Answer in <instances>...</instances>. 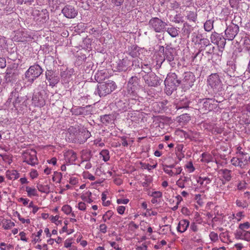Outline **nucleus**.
Here are the masks:
<instances>
[{
	"label": "nucleus",
	"mask_w": 250,
	"mask_h": 250,
	"mask_svg": "<svg viewBox=\"0 0 250 250\" xmlns=\"http://www.w3.org/2000/svg\"><path fill=\"white\" fill-rule=\"evenodd\" d=\"M166 86L165 91L167 95H170L173 91L176 90L177 87L182 84L181 78H178L176 73H169L165 80Z\"/></svg>",
	"instance_id": "f257e3e1"
},
{
	"label": "nucleus",
	"mask_w": 250,
	"mask_h": 250,
	"mask_svg": "<svg viewBox=\"0 0 250 250\" xmlns=\"http://www.w3.org/2000/svg\"><path fill=\"white\" fill-rule=\"evenodd\" d=\"M116 87L117 85L114 81L107 80L97 85L94 93L95 95L98 94L101 97H104L111 93Z\"/></svg>",
	"instance_id": "f03ea898"
},
{
	"label": "nucleus",
	"mask_w": 250,
	"mask_h": 250,
	"mask_svg": "<svg viewBox=\"0 0 250 250\" xmlns=\"http://www.w3.org/2000/svg\"><path fill=\"white\" fill-rule=\"evenodd\" d=\"M167 23L158 17H153L148 21L149 28L157 33L166 31Z\"/></svg>",
	"instance_id": "7ed1b4c3"
},
{
	"label": "nucleus",
	"mask_w": 250,
	"mask_h": 250,
	"mask_svg": "<svg viewBox=\"0 0 250 250\" xmlns=\"http://www.w3.org/2000/svg\"><path fill=\"white\" fill-rule=\"evenodd\" d=\"M43 70L39 64L31 66L25 73V78L27 82L32 83L34 80L39 77Z\"/></svg>",
	"instance_id": "20e7f679"
},
{
	"label": "nucleus",
	"mask_w": 250,
	"mask_h": 250,
	"mask_svg": "<svg viewBox=\"0 0 250 250\" xmlns=\"http://www.w3.org/2000/svg\"><path fill=\"white\" fill-rule=\"evenodd\" d=\"M214 102L213 99L210 98L200 100L198 103L199 110L203 113L212 110L214 108Z\"/></svg>",
	"instance_id": "39448f33"
},
{
	"label": "nucleus",
	"mask_w": 250,
	"mask_h": 250,
	"mask_svg": "<svg viewBox=\"0 0 250 250\" xmlns=\"http://www.w3.org/2000/svg\"><path fill=\"white\" fill-rule=\"evenodd\" d=\"M226 40L227 39L224 38L223 35L216 32L212 33L210 36L211 42L218 45L219 50L221 52H222V49L225 46Z\"/></svg>",
	"instance_id": "423d86ee"
},
{
	"label": "nucleus",
	"mask_w": 250,
	"mask_h": 250,
	"mask_svg": "<svg viewBox=\"0 0 250 250\" xmlns=\"http://www.w3.org/2000/svg\"><path fill=\"white\" fill-rule=\"evenodd\" d=\"M145 83L149 86H157L160 84L161 79L154 72L143 76Z\"/></svg>",
	"instance_id": "0eeeda50"
},
{
	"label": "nucleus",
	"mask_w": 250,
	"mask_h": 250,
	"mask_svg": "<svg viewBox=\"0 0 250 250\" xmlns=\"http://www.w3.org/2000/svg\"><path fill=\"white\" fill-rule=\"evenodd\" d=\"M239 31V27L236 24L231 23L228 26L225 32L226 39L229 41H232L237 35Z\"/></svg>",
	"instance_id": "6e6552de"
},
{
	"label": "nucleus",
	"mask_w": 250,
	"mask_h": 250,
	"mask_svg": "<svg viewBox=\"0 0 250 250\" xmlns=\"http://www.w3.org/2000/svg\"><path fill=\"white\" fill-rule=\"evenodd\" d=\"M161 47L163 48V51L164 52V59L163 62L166 60L169 63L172 62L174 60L176 55L175 49L169 46H167L165 48V51H164V47L162 46Z\"/></svg>",
	"instance_id": "1a4fd4ad"
},
{
	"label": "nucleus",
	"mask_w": 250,
	"mask_h": 250,
	"mask_svg": "<svg viewBox=\"0 0 250 250\" xmlns=\"http://www.w3.org/2000/svg\"><path fill=\"white\" fill-rule=\"evenodd\" d=\"M182 80V84L187 87H191L195 81L193 73L190 71L185 72Z\"/></svg>",
	"instance_id": "9d476101"
},
{
	"label": "nucleus",
	"mask_w": 250,
	"mask_h": 250,
	"mask_svg": "<svg viewBox=\"0 0 250 250\" xmlns=\"http://www.w3.org/2000/svg\"><path fill=\"white\" fill-rule=\"evenodd\" d=\"M62 13L67 18H74L78 14V11L74 6L70 5H65L62 10Z\"/></svg>",
	"instance_id": "9b49d317"
},
{
	"label": "nucleus",
	"mask_w": 250,
	"mask_h": 250,
	"mask_svg": "<svg viewBox=\"0 0 250 250\" xmlns=\"http://www.w3.org/2000/svg\"><path fill=\"white\" fill-rule=\"evenodd\" d=\"M18 75L17 70L16 69L8 67L4 76L5 81L7 83H13L16 81Z\"/></svg>",
	"instance_id": "f8f14e48"
},
{
	"label": "nucleus",
	"mask_w": 250,
	"mask_h": 250,
	"mask_svg": "<svg viewBox=\"0 0 250 250\" xmlns=\"http://www.w3.org/2000/svg\"><path fill=\"white\" fill-rule=\"evenodd\" d=\"M140 78L136 76H132L128 80L127 83L128 88L132 90L133 93L136 90L139 89L140 85L139 84Z\"/></svg>",
	"instance_id": "ddd939ff"
},
{
	"label": "nucleus",
	"mask_w": 250,
	"mask_h": 250,
	"mask_svg": "<svg viewBox=\"0 0 250 250\" xmlns=\"http://www.w3.org/2000/svg\"><path fill=\"white\" fill-rule=\"evenodd\" d=\"M221 82L219 76L217 73L211 74L208 79V84L213 89L216 88Z\"/></svg>",
	"instance_id": "4468645a"
},
{
	"label": "nucleus",
	"mask_w": 250,
	"mask_h": 250,
	"mask_svg": "<svg viewBox=\"0 0 250 250\" xmlns=\"http://www.w3.org/2000/svg\"><path fill=\"white\" fill-rule=\"evenodd\" d=\"M34 14L39 17L37 20H40L42 22H45L49 19V13L46 9H42L41 11L35 10Z\"/></svg>",
	"instance_id": "2eb2a0df"
},
{
	"label": "nucleus",
	"mask_w": 250,
	"mask_h": 250,
	"mask_svg": "<svg viewBox=\"0 0 250 250\" xmlns=\"http://www.w3.org/2000/svg\"><path fill=\"white\" fill-rule=\"evenodd\" d=\"M11 96L14 97V100L12 104L15 108L19 106V104L24 101L25 99L21 96L19 92L16 90L12 91L11 93Z\"/></svg>",
	"instance_id": "dca6fc26"
},
{
	"label": "nucleus",
	"mask_w": 250,
	"mask_h": 250,
	"mask_svg": "<svg viewBox=\"0 0 250 250\" xmlns=\"http://www.w3.org/2000/svg\"><path fill=\"white\" fill-rule=\"evenodd\" d=\"M131 60L125 58L120 61L117 64V68L119 71H126L130 67Z\"/></svg>",
	"instance_id": "f3484780"
},
{
	"label": "nucleus",
	"mask_w": 250,
	"mask_h": 250,
	"mask_svg": "<svg viewBox=\"0 0 250 250\" xmlns=\"http://www.w3.org/2000/svg\"><path fill=\"white\" fill-rule=\"evenodd\" d=\"M238 157L240 163V167L244 168L245 166L248 164L250 157L247 153L239 152Z\"/></svg>",
	"instance_id": "a211bd4d"
},
{
	"label": "nucleus",
	"mask_w": 250,
	"mask_h": 250,
	"mask_svg": "<svg viewBox=\"0 0 250 250\" xmlns=\"http://www.w3.org/2000/svg\"><path fill=\"white\" fill-rule=\"evenodd\" d=\"M90 136V133L85 129H83L82 131H80L77 135V138L80 144L84 143L88 138Z\"/></svg>",
	"instance_id": "6ab92c4d"
},
{
	"label": "nucleus",
	"mask_w": 250,
	"mask_h": 250,
	"mask_svg": "<svg viewBox=\"0 0 250 250\" xmlns=\"http://www.w3.org/2000/svg\"><path fill=\"white\" fill-rule=\"evenodd\" d=\"M126 53L132 58H137L140 55L139 48L136 45H132L128 48Z\"/></svg>",
	"instance_id": "aec40b11"
},
{
	"label": "nucleus",
	"mask_w": 250,
	"mask_h": 250,
	"mask_svg": "<svg viewBox=\"0 0 250 250\" xmlns=\"http://www.w3.org/2000/svg\"><path fill=\"white\" fill-rule=\"evenodd\" d=\"M193 30L194 28L191 25H189L187 22L184 23L182 29V34L183 36L189 38L190 33L193 31Z\"/></svg>",
	"instance_id": "412c9836"
},
{
	"label": "nucleus",
	"mask_w": 250,
	"mask_h": 250,
	"mask_svg": "<svg viewBox=\"0 0 250 250\" xmlns=\"http://www.w3.org/2000/svg\"><path fill=\"white\" fill-rule=\"evenodd\" d=\"M189 222L187 220H181L177 226V229L180 232H184L189 226Z\"/></svg>",
	"instance_id": "4be33fe9"
},
{
	"label": "nucleus",
	"mask_w": 250,
	"mask_h": 250,
	"mask_svg": "<svg viewBox=\"0 0 250 250\" xmlns=\"http://www.w3.org/2000/svg\"><path fill=\"white\" fill-rule=\"evenodd\" d=\"M137 97L136 96L135 98ZM141 102L139 100V98H129L128 100V105H130V108L133 110H139V106L140 105Z\"/></svg>",
	"instance_id": "5701e85b"
},
{
	"label": "nucleus",
	"mask_w": 250,
	"mask_h": 250,
	"mask_svg": "<svg viewBox=\"0 0 250 250\" xmlns=\"http://www.w3.org/2000/svg\"><path fill=\"white\" fill-rule=\"evenodd\" d=\"M32 104L36 106L42 107L45 104L44 101L42 97L34 95L32 97Z\"/></svg>",
	"instance_id": "b1692460"
},
{
	"label": "nucleus",
	"mask_w": 250,
	"mask_h": 250,
	"mask_svg": "<svg viewBox=\"0 0 250 250\" xmlns=\"http://www.w3.org/2000/svg\"><path fill=\"white\" fill-rule=\"evenodd\" d=\"M100 119L103 124L106 125L114 120V115L112 114H105L101 116Z\"/></svg>",
	"instance_id": "393cba45"
},
{
	"label": "nucleus",
	"mask_w": 250,
	"mask_h": 250,
	"mask_svg": "<svg viewBox=\"0 0 250 250\" xmlns=\"http://www.w3.org/2000/svg\"><path fill=\"white\" fill-rule=\"evenodd\" d=\"M166 31L172 38H175L179 34L178 30L175 27L171 26V27L167 28Z\"/></svg>",
	"instance_id": "a878e982"
},
{
	"label": "nucleus",
	"mask_w": 250,
	"mask_h": 250,
	"mask_svg": "<svg viewBox=\"0 0 250 250\" xmlns=\"http://www.w3.org/2000/svg\"><path fill=\"white\" fill-rule=\"evenodd\" d=\"M37 188L41 192L48 194L50 192V187L48 185H43L39 183L37 184Z\"/></svg>",
	"instance_id": "bb28decb"
},
{
	"label": "nucleus",
	"mask_w": 250,
	"mask_h": 250,
	"mask_svg": "<svg viewBox=\"0 0 250 250\" xmlns=\"http://www.w3.org/2000/svg\"><path fill=\"white\" fill-rule=\"evenodd\" d=\"M2 225L5 229H9L15 226V223L10 220H5L2 222Z\"/></svg>",
	"instance_id": "cd10ccee"
},
{
	"label": "nucleus",
	"mask_w": 250,
	"mask_h": 250,
	"mask_svg": "<svg viewBox=\"0 0 250 250\" xmlns=\"http://www.w3.org/2000/svg\"><path fill=\"white\" fill-rule=\"evenodd\" d=\"M213 22L214 20H207L206 22L204 23V29L206 31L209 32L210 31L213 27Z\"/></svg>",
	"instance_id": "c85d7f7f"
},
{
	"label": "nucleus",
	"mask_w": 250,
	"mask_h": 250,
	"mask_svg": "<svg viewBox=\"0 0 250 250\" xmlns=\"http://www.w3.org/2000/svg\"><path fill=\"white\" fill-rule=\"evenodd\" d=\"M199 43L201 45L200 47L201 48V50L204 49V47L206 48L211 44L209 40L207 38L200 39V42H199Z\"/></svg>",
	"instance_id": "c756f323"
},
{
	"label": "nucleus",
	"mask_w": 250,
	"mask_h": 250,
	"mask_svg": "<svg viewBox=\"0 0 250 250\" xmlns=\"http://www.w3.org/2000/svg\"><path fill=\"white\" fill-rule=\"evenodd\" d=\"M189 105V102L186 100L185 101H182L180 103L178 104L176 106V108L177 110L182 109V108H187L188 107Z\"/></svg>",
	"instance_id": "7c9ffc66"
},
{
	"label": "nucleus",
	"mask_w": 250,
	"mask_h": 250,
	"mask_svg": "<svg viewBox=\"0 0 250 250\" xmlns=\"http://www.w3.org/2000/svg\"><path fill=\"white\" fill-rule=\"evenodd\" d=\"M9 173L7 174L8 178L10 179H17L20 177V174L16 170L8 171Z\"/></svg>",
	"instance_id": "2f4dec72"
},
{
	"label": "nucleus",
	"mask_w": 250,
	"mask_h": 250,
	"mask_svg": "<svg viewBox=\"0 0 250 250\" xmlns=\"http://www.w3.org/2000/svg\"><path fill=\"white\" fill-rule=\"evenodd\" d=\"M187 17L189 21L195 22L197 20V14L196 12L189 11L188 13Z\"/></svg>",
	"instance_id": "473e14b6"
},
{
	"label": "nucleus",
	"mask_w": 250,
	"mask_h": 250,
	"mask_svg": "<svg viewBox=\"0 0 250 250\" xmlns=\"http://www.w3.org/2000/svg\"><path fill=\"white\" fill-rule=\"evenodd\" d=\"M50 82V85L51 86H55L60 81V77L58 75H54L51 78L49 79Z\"/></svg>",
	"instance_id": "72a5a7b5"
},
{
	"label": "nucleus",
	"mask_w": 250,
	"mask_h": 250,
	"mask_svg": "<svg viewBox=\"0 0 250 250\" xmlns=\"http://www.w3.org/2000/svg\"><path fill=\"white\" fill-rule=\"evenodd\" d=\"M142 63L140 62V60L137 58H134L131 61L130 66L134 67L135 68H140Z\"/></svg>",
	"instance_id": "f704fd0d"
},
{
	"label": "nucleus",
	"mask_w": 250,
	"mask_h": 250,
	"mask_svg": "<svg viewBox=\"0 0 250 250\" xmlns=\"http://www.w3.org/2000/svg\"><path fill=\"white\" fill-rule=\"evenodd\" d=\"M222 171L223 174V177L226 181H229L231 179L230 172L231 171L228 169H222Z\"/></svg>",
	"instance_id": "c9c22d12"
},
{
	"label": "nucleus",
	"mask_w": 250,
	"mask_h": 250,
	"mask_svg": "<svg viewBox=\"0 0 250 250\" xmlns=\"http://www.w3.org/2000/svg\"><path fill=\"white\" fill-rule=\"evenodd\" d=\"M66 156L69 157V161L74 162L77 159L76 153L73 150H69L66 153Z\"/></svg>",
	"instance_id": "e433bc0d"
},
{
	"label": "nucleus",
	"mask_w": 250,
	"mask_h": 250,
	"mask_svg": "<svg viewBox=\"0 0 250 250\" xmlns=\"http://www.w3.org/2000/svg\"><path fill=\"white\" fill-rule=\"evenodd\" d=\"M100 154L103 156V160L104 162H107L109 160L110 157L108 150L106 149H104L101 151Z\"/></svg>",
	"instance_id": "4c0bfd02"
},
{
	"label": "nucleus",
	"mask_w": 250,
	"mask_h": 250,
	"mask_svg": "<svg viewBox=\"0 0 250 250\" xmlns=\"http://www.w3.org/2000/svg\"><path fill=\"white\" fill-rule=\"evenodd\" d=\"M95 79L100 84L102 83L101 82L105 80V77L103 75V73L102 72H100L96 73L95 75Z\"/></svg>",
	"instance_id": "58836bf2"
},
{
	"label": "nucleus",
	"mask_w": 250,
	"mask_h": 250,
	"mask_svg": "<svg viewBox=\"0 0 250 250\" xmlns=\"http://www.w3.org/2000/svg\"><path fill=\"white\" fill-rule=\"evenodd\" d=\"M61 77L62 79V81H63L64 83H66L68 82V80H67V78L68 77L69 78L70 75H68V73L66 71H63L61 72Z\"/></svg>",
	"instance_id": "ea45409f"
},
{
	"label": "nucleus",
	"mask_w": 250,
	"mask_h": 250,
	"mask_svg": "<svg viewBox=\"0 0 250 250\" xmlns=\"http://www.w3.org/2000/svg\"><path fill=\"white\" fill-rule=\"evenodd\" d=\"M142 71L144 72L146 74H149V73H152L151 68L148 64L141 65V67Z\"/></svg>",
	"instance_id": "a19ab883"
},
{
	"label": "nucleus",
	"mask_w": 250,
	"mask_h": 250,
	"mask_svg": "<svg viewBox=\"0 0 250 250\" xmlns=\"http://www.w3.org/2000/svg\"><path fill=\"white\" fill-rule=\"evenodd\" d=\"M4 10L6 12H11V13L13 12V9L14 8V2H12L11 3L8 2V4L4 6Z\"/></svg>",
	"instance_id": "79ce46f5"
},
{
	"label": "nucleus",
	"mask_w": 250,
	"mask_h": 250,
	"mask_svg": "<svg viewBox=\"0 0 250 250\" xmlns=\"http://www.w3.org/2000/svg\"><path fill=\"white\" fill-rule=\"evenodd\" d=\"M113 214V212L111 210L107 211L103 217V219L104 222H106L107 219L109 220L112 217Z\"/></svg>",
	"instance_id": "37998d69"
},
{
	"label": "nucleus",
	"mask_w": 250,
	"mask_h": 250,
	"mask_svg": "<svg viewBox=\"0 0 250 250\" xmlns=\"http://www.w3.org/2000/svg\"><path fill=\"white\" fill-rule=\"evenodd\" d=\"M16 17V14L14 12L11 13L10 14H8L6 15L5 19L6 20V21L9 22L11 23L13 21V20H14V17Z\"/></svg>",
	"instance_id": "c03bdc74"
},
{
	"label": "nucleus",
	"mask_w": 250,
	"mask_h": 250,
	"mask_svg": "<svg viewBox=\"0 0 250 250\" xmlns=\"http://www.w3.org/2000/svg\"><path fill=\"white\" fill-rule=\"evenodd\" d=\"M231 164L234 166H238L240 167V163L239 157H233L231 160Z\"/></svg>",
	"instance_id": "a18cd8bd"
},
{
	"label": "nucleus",
	"mask_w": 250,
	"mask_h": 250,
	"mask_svg": "<svg viewBox=\"0 0 250 250\" xmlns=\"http://www.w3.org/2000/svg\"><path fill=\"white\" fill-rule=\"evenodd\" d=\"M62 210L66 214H68L71 212L72 208L69 205H64L62 207Z\"/></svg>",
	"instance_id": "49530a36"
},
{
	"label": "nucleus",
	"mask_w": 250,
	"mask_h": 250,
	"mask_svg": "<svg viewBox=\"0 0 250 250\" xmlns=\"http://www.w3.org/2000/svg\"><path fill=\"white\" fill-rule=\"evenodd\" d=\"M180 4L176 0L172 1L170 3V7L173 10L179 8Z\"/></svg>",
	"instance_id": "de8ad7c7"
},
{
	"label": "nucleus",
	"mask_w": 250,
	"mask_h": 250,
	"mask_svg": "<svg viewBox=\"0 0 250 250\" xmlns=\"http://www.w3.org/2000/svg\"><path fill=\"white\" fill-rule=\"evenodd\" d=\"M239 229L242 230H245L244 229H248L250 228V224L248 222H245L243 224H240L239 227Z\"/></svg>",
	"instance_id": "09e8293b"
},
{
	"label": "nucleus",
	"mask_w": 250,
	"mask_h": 250,
	"mask_svg": "<svg viewBox=\"0 0 250 250\" xmlns=\"http://www.w3.org/2000/svg\"><path fill=\"white\" fill-rule=\"evenodd\" d=\"M37 161V158L30 157L28 159L26 160V162L28 164L34 166L36 164Z\"/></svg>",
	"instance_id": "8fccbe9b"
},
{
	"label": "nucleus",
	"mask_w": 250,
	"mask_h": 250,
	"mask_svg": "<svg viewBox=\"0 0 250 250\" xmlns=\"http://www.w3.org/2000/svg\"><path fill=\"white\" fill-rule=\"evenodd\" d=\"M244 45L247 50H250V38L248 37L245 39Z\"/></svg>",
	"instance_id": "3c124183"
},
{
	"label": "nucleus",
	"mask_w": 250,
	"mask_h": 250,
	"mask_svg": "<svg viewBox=\"0 0 250 250\" xmlns=\"http://www.w3.org/2000/svg\"><path fill=\"white\" fill-rule=\"evenodd\" d=\"M244 230L237 231L235 234V238L237 239H243Z\"/></svg>",
	"instance_id": "603ef678"
},
{
	"label": "nucleus",
	"mask_w": 250,
	"mask_h": 250,
	"mask_svg": "<svg viewBox=\"0 0 250 250\" xmlns=\"http://www.w3.org/2000/svg\"><path fill=\"white\" fill-rule=\"evenodd\" d=\"M243 239L250 241V231L244 230Z\"/></svg>",
	"instance_id": "864d4df0"
},
{
	"label": "nucleus",
	"mask_w": 250,
	"mask_h": 250,
	"mask_svg": "<svg viewBox=\"0 0 250 250\" xmlns=\"http://www.w3.org/2000/svg\"><path fill=\"white\" fill-rule=\"evenodd\" d=\"M207 48V51L206 52V53L209 54H214V50L215 49V47L212 46L211 44H210L209 46H208Z\"/></svg>",
	"instance_id": "5fc2aeb1"
},
{
	"label": "nucleus",
	"mask_w": 250,
	"mask_h": 250,
	"mask_svg": "<svg viewBox=\"0 0 250 250\" xmlns=\"http://www.w3.org/2000/svg\"><path fill=\"white\" fill-rule=\"evenodd\" d=\"M210 239L213 241H216L218 240V235L214 232H211L209 234Z\"/></svg>",
	"instance_id": "6e6d98bb"
},
{
	"label": "nucleus",
	"mask_w": 250,
	"mask_h": 250,
	"mask_svg": "<svg viewBox=\"0 0 250 250\" xmlns=\"http://www.w3.org/2000/svg\"><path fill=\"white\" fill-rule=\"evenodd\" d=\"M151 196L154 198H160L162 196V193L160 191H154L152 193Z\"/></svg>",
	"instance_id": "4d7b16f0"
},
{
	"label": "nucleus",
	"mask_w": 250,
	"mask_h": 250,
	"mask_svg": "<svg viewBox=\"0 0 250 250\" xmlns=\"http://www.w3.org/2000/svg\"><path fill=\"white\" fill-rule=\"evenodd\" d=\"M53 75V72L52 70H47L45 73L46 78L48 81Z\"/></svg>",
	"instance_id": "13d9d810"
},
{
	"label": "nucleus",
	"mask_w": 250,
	"mask_h": 250,
	"mask_svg": "<svg viewBox=\"0 0 250 250\" xmlns=\"http://www.w3.org/2000/svg\"><path fill=\"white\" fill-rule=\"evenodd\" d=\"M78 208L80 210H84L86 209L85 204L82 202H80L78 204Z\"/></svg>",
	"instance_id": "bf43d9fd"
},
{
	"label": "nucleus",
	"mask_w": 250,
	"mask_h": 250,
	"mask_svg": "<svg viewBox=\"0 0 250 250\" xmlns=\"http://www.w3.org/2000/svg\"><path fill=\"white\" fill-rule=\"evenodd\" d=\"M6 66V61L4 58H0V67L4 68Z\"/></svg>",
	"instance_id": "052dcab7"
},
{
	"label": "nucleus",
	"mask_w": 250,
	"mask_h": 250,
	"mask_svg": "<svg viewBox=\"0 0 250 250\" xmlns=\"http://www.w3.org/2000/svg\"><path fill=\"white\" fill-rule=\"evenodd\" d=\"M129 200L128 199H118L117 201L118 204H126L128 203Z\"/></svg>",
	"instance_id": "680f3d73"
},
{
	"label": "nucleus",
	"mask_w": 250,
	"mask_h": 250,
	"mask_svg": "<svg viewBox=\"0 0 250 250\" xmlns=\"http://www.w3.org/2000/svg\"><path fill=\"white\" fill-rule=\"evenodd\" d=\"M83 110H84L83 108L80 107V108L74 109V113L75 114H77V115H81V114H83Z\"/></svg>",
	"instance_id": "e2e57ef3"
},
{
	"label": "nucleus",
	"mask_w": 250,
	"mask_h": 250,
	"mask_svg": "<svg viewBox=\"0 0 250 250\" xmlns=\"http://www.w3.org/2000/svg\"><path fill=\"white\" fill-rule=\"evenodd\" d=\"M106 229L107 227L104 224H101L100 226V230L104 233H105L106 232Z\"/></svg>",
	"instance_id": "0e129e2a"
},
{
	"label": "nucleus",
	"mask_w": 250,
	"mask_h": 250,
	"mask_svg": "<svg viewBox=\"0 0 250 250\" xmlns=\"http://www.w3.org/2000/svg\"><path fill=\"white\" fill-rule=\"evenodd\" d=\"M12 0H0V3L1 5H2L3 6H5L6 5L8 4V2L11 3L13 2Z\"/></svg>",
	"instance_id": "69168bd1"
},
{
	"label": "nucleus",
	"mask_w": 250,
	"mask_h": 250,
	"mask_svg": "<svg viewBox=\"0 0 250 250\" xmlns=\"http://www.w3.org/2000/svg\"><path fill=\"white\" fill-rule=\"evenodd\" d=\"M110 245L114 248L116 250H122L121 248H119L118 245H117L115 242H112L110 243Z\"/></svg>",
	"instance_id": "338daca9"
},
{
	"label": "nucleus",
	"mask_w": 250,
	"mask_h": 250,
	"mask_svg": "<svg viewBox=\"0 0 250 250\" xmlns=\"http://www.w3.org/2000/svg\"><path fill=\"white\" fill-rule=\"evenodd\" d=\"M125 210V207L124 206H119L117 208L118 212L120 214H123Z\"/></svg>",
	"instance_id": "774afa93"
}]
</instances>
